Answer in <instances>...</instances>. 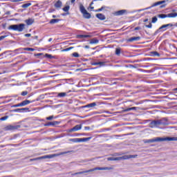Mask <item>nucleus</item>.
<instances>
[{
	"mask_svg": "<svg viewBox=\"0 0 177 177\" xmlns=\"http://www.w3.org/2000/svg\"><path fill=\"white\" fill-rule=\"evenodd\" d=\"M167 125H169V120L167 118L153 120L149 123L150 128H158L159 129H164Z\"/></svg>",
	"mask_w": 177,
	"mask_h": 177,
	"instance_id": "obj_1",
	"label": "nucleus"
},
{
	"mask_svg": "<svg viewBox=\"0 0 177 177\" xmlns=\"http://www.w3.org/2000/svg\"><path fill=\"white\" fill-rule=\"evenodd\" d=\"M177 137H156L155 138L145 140L144 143H154L155 142L176 141Z\"/></svg>",
	"mask_w": 177,
	"mask_h": 177,
	"instance_id": "obj_2",
	"label": "nucleus"
},
{
	"mask_svg": "<svg viewBox=\"0 0 177 177\" xmlns=\"http://www.w3.org/2000/svg\"><path fill=\"white\" fill-rule=\"evenodd\" d=\"M109 169H111V168H110V167H95L93 169H90L88 170L74 173L73 175V176H75L76 175H82L84 174L93 172L94 171H109Z\"/></svg>",
	"mask_w": 177,
	"mask_h": 177,
	"instance_id": "obj_3",
	"label": "nucleus"
},
{
	"mask_svg": "<svg viewBox=\"0 0 177 177\" xmlns=\"http://www.w3.org/2000/svg\"><path fill=\"white\" fill-rule=\"evenodd\" d=\"M20 128H23V125L19 124H8L3 128V130L5 131H17L18 129H20Z\"/></svg>",
	"mask_w": 177,
	"mask_h": 177,
	"instance_id": "obj_4",
	"label": "nucleus"
},
{
	"mask_svg": "<svg viewBox=\"0 0 177 177\" xmlns=\"http://www.w3.org/2000/svg\"><path fill=\"white\" fill-rule=\"evenodd\" d=\"M24 27H26V24H20L11 25L8 28V29L12 30V31H18L19 32H21L24 30Z\"/></svg>",
	"mask_w": 177,
	"mask_h": 177,
	"instance_id": "obj_5",
	"label": "nucleus"
},
{
	"mask_svg": "<svg viewBox=\"0 0 177 177\" xmlns=\"http://www.w3.org/2000/svg\"><path fill=\"white\" fill-rule=\"evenodd\" d=\"M167 2H168V0H163V1L156 2L153 4H152L151 6L144 9V10H149V9H151V8H154L155 6H159V5H160V8L162 9L163 8H165V6H167Z\"/></svg>",
	"mask_w": 177,
	"mask_h": 177,
	"instance_id": "obj_6",
	"label": "nucleus"
},
{
	"mask_svg": "<svg viewBox=\"0 0 177 177\" xmlns=\"http://www.w3.org/2000/svg\"><path fill=\"white\" fill-rule=\"evenodd\" d=\"M53 157H56V154L46 155L44 156L32 158L30 159V161H38V160H45V158H53Z\"/></svg>",
	"mask_w": 177,
	"mask_h": 177,
	"instance_id": "obj_7",
	"label": "nucleus"
},
{
	"mask_svg": "<svg viewBox=\"0 0 177 177\" xmlns=\"http://www.w3.org/2000/svg\"><path fill=\"white\" fill-rule=\"evenodd\" d=\"M176 25H174V24H165L161 26L158 30L156 32V34H157V32H159V31L160 30H162V31H167V28H169V27H174Z\"/></svg>",
	"mask_w": 177,
	"mask_h": 177,
	"instance_id": "obj_8",
	"label": "nucleus"
},
{
	"mask_svg": "<svg viewBox=\"0 0 177 177\" xmlns=\"http://www.w3.org/2000/svg\"><path fill=\"white\" fill-rule=\"evenodd\" d=\"M30 109L28 108H18L16 109H13L12 112L13 113H27Z\"/></svg>",
	"mask_w": 177,
	"mask_h": 177,
	"instance_id": "obj_9",
	"label": "nucleus"
},
{
	"mask_svg": "<svg viewBox=\"0 0 177 177\" xmlns=\"http://www.w3.org/2000/svg\"><path fill=\"white\" fill-rule=\"evenodd\" d=\"M56 125H59V122L53 121V122H48L46 124H44V127H56Z\"/></svg>",
	"mask_w": 177,
	"mask_h": 177,
	"instance_id": "obj_10",
	"label": "nucleus"
},
{
	"mask_svg": "<svg viewBox=\"0 0 177 177\" xmlns=\"http://www.w3.org/2000/svg\"><path fill=\"white\" fill-rule=\"evenodd\" d=\"M82 128V126L81 124H77L73 128L68 130V132H77V131H80Z\"/></svg>",
	"mask_w": 177,
	"mask_h": 177,
	"instance_id": "obj_11",
	"label": "nucleus"
},
{
	"mask_svg": "<svg viewBox=\"0 0 177 177\" xmlns=\"http://www.w3.org/2000/svg\"><path fill=\"white\" fill-rule=\"evenodd\" d=\"M55 8L57 9H60L62 6H63V3L62 1L58 0L55 4H54Z\"/></svg>",
	"mask_w": 177,
	"mask_h": 177,
	"instance_id": "obj_12",
	"label": "nucleus"
},
{
	"mask_svg": "<svg viewBox=\"0 0 177 177\" xmlns=\"http://www.w3.org/2000/svg\"><path fill=\"white\" fill-rule=\"evenodd\" d=\"M120 160H123L122 156L114 158V157H109L107 158L108 161H120Z\"/></svg>",
	"mask_w": 177,
	"mask_h": 177,
	"instance_id": "obj_13",
	"label": "nucleus"
},
{
	"mask_svg": "<svg viewBox=\"0 0 177 177\" xmlns=\"http://www.w3.org/2000/svg\"><path fill=\"white\" fill-rule=\"evenodd\" d=\"M97 106L96 102H92L91 104H88L83 106V109H91L92 107H95Z\"/></svg>",
	"mask_w": 177,
	"mask_h": 177,
	"instance_id": "obj_14",
	"label": "nucleus"
},
{
	"mask_svg": "<svg viewBox=\"0 0 177 177\" xmlns=\"http://www.w3.org/2000/svg\"><path fill=\"white\" fill-rule=\"evenodd\" d=\"M135 41H140V37H133L127 39V42H133Z\"/></svg>",
	"mask_w": 177,
	"mask_h": 177,
	"instance_id": "obj_15",
	"label": "nucleus"
},
{
	"mask_svg": "<svg viewBox=\"0 0 177 177\" xmlns=\"http://www.w3.org/2000/svg\"><path fill=\"white\" fill-rule=\"evenodd\" d=\"M92 139V137H88V138H77L78 143H80L81 142H88Z\"/></svg>",
	"mask_w": 177,
	"mask_h": 177,
	"instance_id": "obj_16",
	"label": "nucleus"
},
{
	"mask_svg": "<svg viewBox=\"0 0 177 177\" xmlns=\"http://www.w3.org/2000/svg\"><path fill=\"white\" fill-rule=\"evenodd\" d=\"M76 38L77 39H82V38H91V35H76Z\"/></svg>",
	"mask_w": 177,
	"mask_h": 177,
	"instance_id": "obj_17",
	"label": "nucleus"
},
{
	"mask_svg": "<svg viewBox=\"0 0 177 177\" xmlns=\"http://www.w3.org/2000/svg\"><path fill=\"white\" fill-rule=\"evenodd\" d=\"M138 157V155H124L122 156L123 160H129V158H136Z\"/></svg>",
	"mask_w": 177,
	"mask_h": 177,
	"instance_id": "obj_18",
	"label": "nucleus"
},
{
	"mask_svg": "<svg viewBox=\"0 0 177 177\" xmlns=\"http://www.w3.org/2000/svg\"><path fill=\"white\" fill-rule=\"evenodd\" d=\"M95 16L99 20H106V16L102 13H98Z\"/></svg>",
	"mask_w": 177,
	"mask_h": 177,
	"instance_id": "obj_19",
	"label": "nucleus"
},
{
	"mask_svg": "<svg viewBox=\"0 0 177 177\" xmlns=\"http://www.w3.org/2000/svg\"><path fill=\"white\" fill-rule=\"evenodd\" d=\"M127 13V10H120L115 12L116 16H122V15H125Z\"/></svg>",
	"mask_w": 177,
	"mask_h": 177,
	"instance_id": "obj_20",
	"label": "nucleus"
},
{
	"mask_svg": "<svg viewBox=\"0 0 177 177\" xmlns=\"http://www.w3.org/2000/svg\"><path fill=\"white\" fill-rule=\"evenodd\" d=\"M127 136V134H122V135H114L113 138L114 139H124V136Z\"/></svg>",
	"mask_w": 177,
	"mask_h": 177,
	"instance_id": "obj_21",
	"label": "nucleus"
},
{
	"mask_svg": "<svg viewBox=\"0 0 177 177\" xmlns=\"http://www.w3.org/2000/svg\"><path fill=\"white\" fill-rule=\"evenodd\" d=\"M30 103H32V102L28 100H26L23 101L22 102H21V104L23 107L24 106H27V104H30Z\"/></svg>",
	"mask_w": 177,
	"mask_h": 177,
	"instance_id": "obj_22",
	"label": "nucleus"
},
{
	"mask_svg": "<svg viewBox=\"0 0 177 177\" xmlns=\"http://www.w3.org/2000/svg\"><path fill=\"white\" fill-rule=\"evenodd\" d=\"M67 96V93L64 92V93H58L57 97H66Z\"/></svg>",
	"mask_w": 177,
	"mask_h": 177,
	"instance_id": "obj_23",
	"label": "nucleus"
},
{
	"mask_svg": "<svg viewBox=\"0 0 177 177\" xmlns=\"http://www.w3.org/2000/svg\"><path fill=\"white\" fill-rule=\"evenodd\" d=\"M83 17L84 19H91V15L89 12H88V11H86V12L83 13Z\"/></svg>",
	"mask_w": 177,
	"mask_h": 177,
	"instance_id": "obj_24",
	"label": "nucleus"
},
{
	"mask_svg": "<svg viewBox=\"0 0 177 177\" xmlns=\"http://www.w3.org/2000/svg\"><path fill=\"white\" fill-rule=\"evenodd\" d=\"M89 44H91V45H93L95 44H99V39L96 38H93L90 41Z\"/></svg>",
	"mask_w": 177,
	"mask_h": 177,
	"instance_id": "obj_25",
	"label": "nucleus"
},
{
	"mask_svg": "<svg viewBox=\"0 0 177 177\" xmlns=\"http://www.w3.org/2000/svg\"><path fill=\"white\" fill-rule=\"evenodd\" d=\"M25 23H26V24L28 26H31V24H32L34 23V19H26L25 21Z\"/></svg>",
	"mask_w": 177,
	"mask_h": 177,
	"instance_id": "obj_26",
	"label": "nucleus"
},
{
	"mask_svg": "<svg viewBox=\"0 0 177 177\" xmlns=\"http://www.w3.org/2000/svg\"><path fill=\"white\" fill-rule=\"evenodd\" d=\"M61 19H53L50 21V24H56V23H59Z\"/></svg>",
	"mask_w": 177,
	"mask_h": 177,
	"instance_id": "obj_27",
	"label": "nucleus"
},
{
	"mask_svg": "<svg viewBox=\"0 0 177 177\" xmlns=\"http://www.w3.org/2000/svg\"><path fill=\"white\" fill-rule=\"evenodd\" d=\"M80 10L81 13H82V15H84V13L86 12V10L85 9V7H84V6H82V4H81L80 6Z\"/></svg>",
	"mask_w": 177,
	"mask_h": 177,
	"instance_id": "obj_28",
	"label": "nucleus"
},
{
	"mask_svg": "<svg viewBox=\"0 0 177 177\" xmlns=\"http://www.w3.org/2000/svg\"><path fill=\"white\" fill-rule=\"evenodd\" d=\"M177 17V13L176 12L167 14V17L174 18V17Z\"/></svg>",
	"mask_w": 177,
	"mask_h": 177,
	"instance_id": "obj_29",
	"label": "nucleus"
},
{
	"mask_svg": "<svg viewBox=\"0 0 177 177\" xmlns=\"http://www.w3.org/2000/svg\"><path fill=\"white\" fill-rule=\"evenodd\" d=\"M62 10L64 12H66V13H69L68 11L70 10V6H66L62 8Z\"/></svg>",
	"mask_w": 177,
	"mask_h": 177,
	"instance_id": "obj_30",
	"label": "nucleus"
},
{
	"mask_svg": "<svg viewBox=\"0 0 177 177\" xmlns=\"http://www.w3.org/2000/svg\"><path fill=\"white\" fill-rule=\"evenodd\" d=\"M158 17H159L160 19H165V18L168 17V15L160 14V15H158Z\"/></svg>",
	"mask_w": 177,
	"mask_h": 177,
	"instance_id": "obj_31",
	"label": "nucleus"
},
{
	"mask_svg": "<svg viewBox=\"0 0 177 177\" xmlns=\"http://www.w3.org/2000/svg\"><path fill=\"white\" fill-rule=\"evenodd\" d=\"M115 55H117V56H120V55H121V48H117L115 49Z\"/></svg>",
	"mask_w": 177,
	"mask_h": 177,
	"instance_id": "obj_32",
	"label": "nucleus"
},
{
	"mask_svg": "<svg viewBox=\"0 0 177 177\" xmlns=\"http://www.w3.org/2000/svg\"><path fill=\"white\" fill-rule=\"evenodd\" d=\"M152 56H156L157 57H160V55L157 51H153L151 52Z\"/></svg>",
	"mask_w": 177,
	"mask_h": 177,
	"instance_id": "obj_33",
	"label": "nucleus"
},
{
	"mask_svg": "<svg viewBox=\"0 0 177 177\" xmlns=\"http://www.w3.org/2000/svg\"><path fill=\"white\" fill-rule=\"evenodd\" d=\"M28 6H31V3H27L23 4L21 6V8H24V9H27Z\"/></svg>",
	"mask_w": 177,
	"mask_h": 177,
	"instance_id": "obj_34",
	"label": "nucleus"
},
{
	"mask_svg": "<svg viewBox=\"0 0 177 177\" xmlns=\"http://www.w3.org/2000/svg\"><path fill=\"white\" fill-rule=\"evenodd\" d=\"M98 66H100V67H104V66H106V62H98Z\"/></svg>",
	"mask_w": 177,
	"mask_h": 177,
	"instance_id": "obj_35",
	"label": "nucleus"
},
{
	"mask_svg": "<svg viewBox=\"0 0 177 177\" xmlns=\"http://www.w3.org/2000/svg\"><path fill=\"white\" fill-rule=\"evenodd\" d=\"M102 11L105 10V12H107V9H110V7L106 6H102L101 7Z\"/></svg>",
	"mask_w": 177,
	"mask_h": 177,
	"instance_id": "obj_36",
	"label": "nucleus"
},
{
	"mask_svg": "<svg viewBox=\"0 0 177 177\" xmlns=\"http://www.w3.org/2000/svg\"><path fill=\"white\" fill-rule=\"evenodd\" d=\"M69 142H73V143H78V138H71Z\"/></svg>",
	"mask_w": 177,
	"mask_h": 177,
	"instance_id": "obj_37",
	"label": "nucleus"
},
{
	"mask_svg": "<svg viewBox=\"0 0 177 177\" xmlns=\"http://www.w3.org/2000/svg\"><path fill=\"white\" fill-rule=\"evenodd\" d=\"M24 50H28L29 52H34V50H35V49H34L32 48H24Z\"/></svg>",
	"mask_w": 177,
	"mask_h": 177,
	"instance_id": "obj_38",
	"label": "nucleus"
},
{
	"mask_svg": "<svg viewBox=\"0 0 177 177\" xmlns=\"http://www.w3.org/2000/svg\"><path fill=\"white\" fill-rule=\"evenodd\" d=\"M53 118H55V116L50 115V116L46 117V120L47 121H52V120H53Z\"/></svg>",
	"mask_w": 177,
	"mask_h": 177,
	"instance_id": "obj_39",
	"label": "nucleus"
},
{
	"mask_svg": "<svg viewBox=\"0 0 177 177\" xmlns=\"http://www.w3.org/2000/svg\"><path fill=\"white\" fill-rule=\"evenodd\" d=\"M9 118V116H4L0 118V121H6Z\"/></svg>",
	"mask_w": 177,
	"mask_h": 177,
	"instance_id": "obj_40",
	"label": "nucleus"
},
{
	"mask_svg": "<svg viewBox=\"0 0 177 177\" xmlns=\"http://www.w3.org/2000/svg\"><path fill=\"white\" fill-rule=\"evenodd\" d=\"M157 20H158V19L157 18V17H153L152 18V21H151V23H157Z\"/></svg>",
	"mask_w": 177,
	"mask_h": 177,
	"instance_id": "obj_41",
	"label": "nucleus"
},
{
	"mask_svg": "<svg viewBox=\"0 0 177 177\" xmlns=\"http://www.w3.org/2000/svg\"><path fill=\"white\" fill-rule=\"evenodd\" d=\"M21 96H27V95H28V91H23L21 93Z\"/></svg>",
	"mask_w": 177,
	"mask_h": 177,
	"instance_id": "obj_42",
	"label": "nucleus"
},
{
	"mask_svg": "<svg viewBox=\"0 0 177 177\" xmlns=\"http://www.w3.org/2000/svg\"><path fill=\"white\" fill-rule=\"evenodd\" d=\"M72 56H73V57H80V54H78V53H73Z\"/></svg>",
	"mask_w": 177,
	"mask_h": 177,
	"instance_id": "obj_43",
	"label": "nucleus"
},
{
	"mask_svg": "<svg viewBox=\"0 0 177 177\" xmlns=\"http://www.w3.org/2000/svg\"><path fill=\"white\" fill-rule=\"evenodd\" d=\"M71 49H73V47H69L62 50V52H68V50H71Z\"/></svg>",
	"mask_w": 177,
	"mask_h": 177,
	"instance_id": "obj_44",
	"label": "nucleus"
},
{
	"mask_svg": "<svg viewBox=\"0 0 177 177\" xmlns=\"http://www.w3.org/2000/svg\"><path fill=\"white\" fill-rule=\"evenodd\" d=\"M12 107H22L21 102L19 104H14L12 106Z\"/></svg>",
	"mask_w": 177,
	"mask_h": 177,
	"instance_id": "obj_45",
	"label": "nucleus"
},
{
	"mask_svg": "<svg viewBox=\"0 0 177 177\" xmlns=\"http://www.w3.org/2000/svg\"><path fill=\"white\" fill-rule=\"evenodd\" d=\"M106 131H110V128L102 129L100 132H106Z\"/></svg>",
	"mask_w": 177,
	"mask_h": 177,
	"instance_id": "obj_46",
	"label": "nucleus"
},
{
	"mask_svg": "<svg viewBox=\"0 0 177 177\" xmlns=\"http://www.w3.org/2000/svg\"><path fill=\"white\" fill-rule=\"evenodd\" d=\"M80 135H85V134H81V133H76L74 135L68 134L69 136H80Z\"/></svg>",
	"mask_w": 177,
	"mask_h": 177,
	"instance_id": "obj_47",
	"label": "nucleus"
},
{
	"mask_svg": "<svg viewBox=\"0 0 177 177\" xmlns=\"http://www.w3.org/2000/svg\"><path fill=\"white\" fill-rule=\"evenodd\" d=\"M145 27L147 28H151V27H153V25L151 24V22L149 23V25H146Z\"/></svg>",
	"mask_w": 177,
	"mask_h": 177,
	"instance_id": "obj_48",
	"label": "nucleus"
},
{
	"mask_svg": "<svg viewBox=\"0 0 177 177\" xmlns=\"http://www.w3.org/2000/svg\"><path fill=\"white\" fill-rule=\"evenodd\" d=\"M6 37H8V35L0 36V41L5 39V38H6Z\"/></svg>",
	"mask_w": 177,
	"mask_h": 177,
	"instance_id": "obj_49",
	"label": "nucleus"
},
{
	"mask_svg": "<svg viewBox=\"0 0 177 177\" xmlns=\"http://www.w3.org/2000/svg\"><path fill=\"white\" fill-rule=\"evenodd\" d=\"M46 57H48V59H52V55H50V54H46Z\"/></svg>",
	"mask_w": 177,
	"mask_h": 177,
	"instance_id": "obj_50",
	"label": "nucleus"
},
{
	"mask_svg": "<svg viewBox=\"0 0 177 177\" xmlns=\"http://www.w3.org/2000/svg\"><path fill=\"white\" fill-rule=\"evenodd\" d=\"M91 64H92V66H99V62H93Z\"/></svg>",
	"mask_w": 177,
	"mask_h": 177,
	"instance_id": "obj_51",
	"label": "nucleus"
},
{
	"mask_svg": "<svg viewBox=\"0 0 177 177\" xmlns=\"http://www.w3.org/2000/svg\"><path fill=\"white\" fill-rule=\"evenodd\" d=\"M132 110L136 111V110H138V107H135V106L131 107L130 108V111H132Z\"/></svg>",
	"mask_w": 177,
	"mask_h": 177,
	"instance_id": "obj_52",
	"label": "nucleus"
},
{
	"mask_svg": "<svg viewBox=\"0 0 177 177\" xmlns=\"http://www.w3.org/2000/svg\"><path fill=\"white\" fill-rule=\"evenodd\" d=\"M24 36L28 38V37H31V34H30V33L25 34Z\"/></svg>",
	"mask_w": 177,
	"mask_h": 177,
	"instance_id": "obj_53",
	"label": "nucleus"
},
{
	"mask_svg": "<svg viewBox=\"0 0 177 177\" xmlns=\"http://www.w3.org/2000/svg\"><path fill=\"white\" fill-rule=\"evenodd\" d=\"M138 30H140V26H137L134 28V30L136 31Z\"/></svg>",
	"mask_w": 177,
	"mask_h": 177,
	"instance_id": "obj_54",
	"label": "nucleus"
},
{
	"mask_svg": "<svg viewBox=\"0 0 177 177\" xmlns=\"http://www.w3.org/2000/svg\"><path fill=\"white\" fill-rule=\"evenodd\" d=\"M94 12H102V8H99V9H97V10H94Z\"/></svg>",
	"mask_w": 177,
	"mask_h": 177,
	"instance_id": "obj_55",
	"label": "nucleus"
},
{
	"mask_svg": "<svg viewBox=\"0 0 177 177\" xmlns=\"http://www.w3.org/2000/svg\"><path fill=\"white\" fill-rule=\"evenodd\" d=\"M64 136H56L55 137V139H57V138H63Z\"/></svg>",
	"mask_w": 177,
	"mask_h": 177,
	"instance_id": "obj_56",
	"label": "nucleus"
},
{
	"mask_svg": "<svg viewBox=\"0 0 177 177\" xmlns=\"http://www.w3.org/2000/svg\"><path fill=\"white\" fill-rule=\"evenodd\" d=\"M21 1L24 0H13V2H21Z\"/></svg>",
	"mask_w": 177,
	"mask_h": 177,
	"instance_id": "obj_57",
	"label": "nucleus"
},
{
	"mask_svg": "<svg viewBox=\"0 0 177 177\" xmlns=\"http://www.w3.org/2000/svg\"><path fill=\"white\" fill-rule=\"evenodd\" d=\"M124 111H131V108H127L124 109Z\"/></svg>",
	"mask_w": 177,
	"mask_h": 177,
	"instance_id": "obj_58",
	"label": "nucleus"
},
{
	"mask_svg": "<svg viewBox=\"0 0 177 177\" xmlns=\"http://www.w3.org/2000/svg\"><path fill=\"white\" fill-rule=\"evenodd\" d=\"M67 15H70V12H66V13L62 14L63 16H67Z\"/></svg>",
	"mask_w": 177,
	"mask_h": 177,
	"instance_id": "obj_59",
	"label": "nucleus"
},
{
	"mask_svg": "<svg viewBox=\"0 0 177 177\" xmlns=\"http://www.w3.org/2000/svg\"><path fill=\"white\" fill-rule=\"evenodd\" d=\"M68 153H70V151L62 152V154H67Z\"/></svg>",
	"mask_w": 177,
	"mask_h": 177,
	"instance_id": "obj_60",
	"label": "nucleus"
},
{
	"mask_svg": "<svg viewBox=\"0 0 177 177\" xmlns=\"http://www.w3.org/2000/svg\"><path fill=\"white\" fill-rule=\"evenodd\" d=\"M147 21H149V19H145L144 20V23H147Z\"/></svg>",
	"mask_w": 177,
	"mask_h": 177,
	"instance_id": "obj_61",
	"label": "nucleus"
},
{
	"mask_svg": "<svg viewBox=\"0 0 177 177\" xmlns=\"http://www.w3.org/2000/svg\"><path fill=\"white\" fill-rule=\"evenodd\" d=\"M85 129H86V130H89V129H91V127H85Z\"/></svg>",
	"mask_w": 177,
	"mask_h": 177,
	"instance_id": "obj_62",
	"label": "nucleus"
},
{
	"mask_svg": "<svg viewBox=\"0 0 177 177\" xmlns=\"http://www.w3.org/2000/svg\"><path fill=\"white\" fill-rule=\"evenodd\" d=\"M84 48L85 49H89V46H85Z\"/></svg>",
	"mask_w": 177,
	"mask_h": 177,
	"instance_id": "obj_63",
	"label": "nucleus"
},
{
	"mask_svg": "<svg viewBox=\"0 0 177 177\" xmlns=\"http://www.w3.org/2000/svg\"><path fill=\"white\" fill-rule=\"evenodd\" d=\"M71 3H74L75 2V0H71Z\"/></svg>",
	"mask_w": 177,
	"mask_h": 177,
	"instance_id": "obj_64",
	"label": "nucleus"
}]
</instances>
